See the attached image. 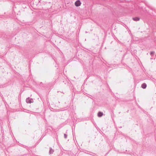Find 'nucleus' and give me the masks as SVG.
<instances>
[{"label":"nucleus","instance_id":"nucleus-1","mask_svg":"<svg viewBox=\"0 0 156 156\" xmlns=\"http://www.w3.org/2000/svg\"><path fill=\"white\" fill-rule=\"evenodd\" d=\"M81 3L80 2V1L79 0H78L75 2V5L76 6L78 7L80 6L81 5Z\"/></svg>","mask_w":156,"mask_h":156},{"label":"nucleus","instance_id":"nucleus-2","mask_svg":"<svg viewBox=\"0 0 156 156\" xmlns=\"http://www.w3.org/2000/svg\"><path fill=\"white\" fill-rule=\"evenodd\" d=\"M142 87L144 89H145L147 87V85L145 83H144L141 85Z\"/></svg>","mask_w":156,"mask_h":156},{"label":"nucleus","instance_id":"nucleus-3","mask_svg":"<svg viewBox=\"0 0 156 156\" xmlns=\"http://www.w3.org/2000/svg\"><path fill=\"white\" fill-rule=\"evenodd\" d=\"M103 115V113L101 112H99L98 113V116L99 117H101Z\"/></svg>","mask_w":156,"mask_h":156},{"label":"nucleus","instance_id":"nucleus-4","mask_svg":"<svg viewBox=\"0 0 156 156\" xmlns=\"http://www.w3.org/2000/svg\"><path fill=\"white\" fill-rule=\"evenodd\" d=\"M26 102L27 103H30V102L29 101V98H27L26 99Z\"/></svg>","mask_w":156,"mask_h":156},{"label":"nucleus","instance_id":"nucleus-5","mask_svg":"<svg viewBox=\"0 0 156 156\" xmlns=\"http://www.w3.org/2000/svg\"><path fill=\"white\" fill-rule=\"evenodd\" d=\"M133 20H139V19L138 18H133Z\"/></svg>","mask_w":156,"mask_h":156}]
</instances>
